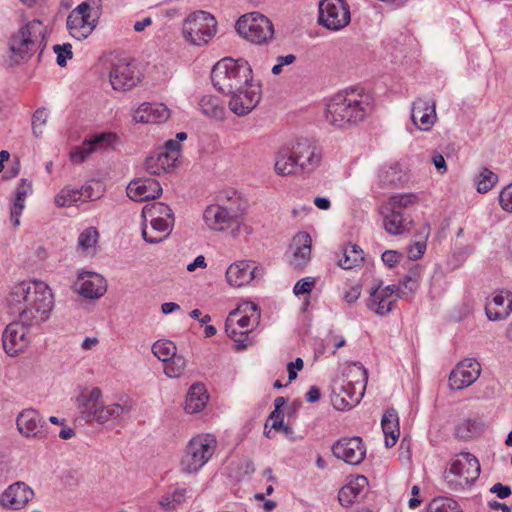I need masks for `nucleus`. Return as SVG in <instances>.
Returning <instances> with one entry per match:
<instances>
[{
    "label": "nucleus",
    "mask_w": 512,
    "mask_h": 512,
    "mask_svg": "<svg viewBox=\"0 0 512 512\" xmlns=\"http://www.w3.org/2000/svg\"><path fill=\"white\" fill-rule=\"evenodd\" d=\"M370 96L356 94L354 90L345 94H336L328 103L326 109L327 121L336 127L358 123L371 112Z\"/></svg>",
    "instance_id": "1"
},
{
    "label": "nucleus",
    "mask_w": 512,
    "mask_h": 512,
    "mask_svg": "<svg viewBox=\"0 0 512 512\" xmlns=\"http://www.w3.org/2000/svg\"><path fill=\"white\" fill-rule=\"evenodd\" d=\"M211 81L222 94L239 92L240 89L252 84L253 74L249 63L243 59L223 58L212 68Z\"/></svg>",
    "instance_id": "2"
},
{
    "label": "nucleus",
    "mask_w": 512,
    "mask_h": 512,
    "mask_svg": "<svg viewBox=\"0 0 512 512\" xmlns=\"http://www.w3.org/2000/svg\"><path fill=\"white\" fill-rule=\"evenodd\" d=\"M217 441L210 434L193 437L184 450L180 461V470L184 474L197 473L213 456Z\"/></svg>",
    "instance_id": "3"
},
{
    "label": "nucleus",
    "mask_w": 512,
    "mask_h": 512,
    "mask_svg": "<svg viewBox=\"0 0 512 512\" xmlns=\"http://www.w3.org/2000/svg\"><path fill=\"white\" fill-rule=\"evenodd\" d=\"M217 33L215 17L206 11L190 13L183 21L182 36L193 46L208 44Z\"/></svg>",
    "instance_id": "4"
},
{
    "label": "nucleus",
    "mask_w": 512,
    "mask_h": 512,
    "mask_svg": "<svg viewBox=\"0 0 512 512\" xmlns=\"http://www.w3.org/2000/svg\"><path fill=\"white\" fill-rule=\"evenodd\" d=\"M42 23L34 20L23 26L10 40L9 65L28 61L35 49L38 36L42 35Z\"/></svg>",
    "instance_id": "5"
},
{
    "label": "nucleus",
    "mask_w": 512,
    "mask_h": 512,
    "mask_svg": "<svg viewBox=\"0 0 512 512\" xmlns=\"http://www.w3.org/2000/svg\"><path fill=\"white\" fill-rule=\"evenodd\" d=\"M235 29L240 36L256 44L265 43L274 35L272 22L259 12L242 15L236 21Z\"/></svg>",
    "instance_id": "6"
},
{
    "label": "nucleus",
    "mask_w": 512,
    "mask_h": 512,
    "mask_svg": "<svg viewBox=\"0 0 512 512\" xmlns=\"http://www.w3.org/2000/svg\"><path fill=\"white\" fill-rule=\"evenodd\" d=\"M52 308L53 295L49 287L45 283H39L33 302L17 316L24 325L38 326L49 318Z\"/></svg>",
    "instance_id": "7"
},
{
    "label": "nucleus",
    "mask_w": 512,
    "mask_h": 512,
    "mask_svg": "<svg viewBox=\"0 0 512 512\" xmlns=\"http://www.w3.org/2000/svg\"><path fill=\"white\" fill-rule=\"evenodd\" d=\"M351 21L349 5L345 0H321L318 22L325 28L338 31Z\"/></svg>",
    "instance_id": "8"
},
{
    "label": "nucleus",
    "mask_w": 512,
    "mask_h": 512,
    "mask_svg": "<svg viewBox=\"0 0 512 512\" xmlns=\"http://www.w3.org/2000/svg\"><path fill=\"white\" fill-rule=\"evenodd\" d=\"M480 474V464L478 459L469 452H461L454 459L451 460L450 468L445 473V479L448 483H452L450 476L453 475L459 478L455 483V487L471 485L475 482Z\"/></svg>",
    "instance_id": "9"
},
{
    "label": "nucleus",
    "mask_w": 512,
    "mask_h": 512,
    "mask_svg": "<svg viewBox=\"0 0 512 512\" xmlns=\"http://www.w3.org/2000/svg\"><path fill=\"white\" fill-rule=\"evenodd\" d=\"M90 12V5L87 2H82L68 15L66 24L73 38L83 40L93 32L95 20H91Z\"/></svg>",
    "instance_id": "10"
},
{
    "label": "nucleus",
    "mask_w": 512,
    "mask_h": 512,
    "mask_svg": "<svg viewBox=\"0 0 512 512\" xmlns=\"http://www.w3.org/2000/svg\"><path fill=\"white\" fill-rule=\"evenodd\" d=\"M363 393V383H336L332 388L331 402L337 410H349L360 402Z\"/></svg>",
    "instance_id": "11"
},
{
    "label": "nucleus",
    "mask_w": 512,
    "mask_h": 512,
    "mask_svg": "<svg viewBox=\"0 0 512 512\" xmlns=\"http://www.w3.org/2000/svg\"><path fill=\"white\" fill-rule=\"evenodd\" d=\"M333 455L350 465L362 463L366 448L361 437L353 436L337 440L331 447Z\"/></svg>",
    "instance_id": "12"
},
{
    "label": "nucleus",
    "mask_w": 512,
    "mask_h": 512,
    "mask_svg": "<svg viewBox=\"0 0 512 512\" xmlns=\"http://www.w3.org/2000/svg\"><path fill=\"white\" fill-rule=\"evenodd\" d=\"M116 140V134L111 132L95 134L89 139L84 140L81 146L75 147L70 153V159L74 164H80L84 162L91 153L106 150L111 147Z\"/></svg>",
    "instance_id": "13"
},
{
    "label": "nucleus",
    "mask_w": 512,
    "mask_h": 512,
    "mask_svg": "<svg viewBox=\"0 0 512 512\" xmlns=\"http://www.w3.org/2000/svg\"><path fill=\"white\" fill-rule=\"evenodd\" d=\"M109 79L112 88L117 91L130 90L140 81L135 67L126 59H119L113 63Z\"/></svg>",
    "instance_id": "14"
},
{
    "label": "nucleus",
    "mask_w": 512,
    "mask_h": 512,
    "mask_svg": "<svg viewBox=\"0 0 512 512\" xmlns=\"http://www.w3.org/2000/svg\"><path fill=\"white\" fill-rule=\"evenodd\" d=\"M27 327L19 320L18 322H12L5 328L2 335V343L5 352L15 357L19 353L23 352L29 345L30 341L27 336Z\"/></svg>",
    "instance_id": "15"
},
{
    "label": "nucleus",
    "mask_w": 512,
    "mask_h": 512,
    "mask_svg": "<svg viewBox=\"0 0 512 512\" xmlns=\"http://www.w3.org/2000/svg\"><path fill=\"white\" fill-rule=\"evenodd\" d=\"M19 432L26 438L44 439L47 435V424L44 418L34 409H25L16 419Z\"/></svg>",
    "instance_id": "16"
},
{
    "label": "nucleus",
    "mask_w": 512,
    "mask_h": 512,
    "mask_svg": "<svg viewBox=\"0 0 512 512\" xmlns=\"http://www.w3.org/2000/svg\"><path fill=\"white\" fill-rule=\"evenodd\" d=\"M229 109L237 116L249 114L260 101V90L258 87L250 84L240 89L239 92L229 93Z\"/></svg>",
    "instance_id": "17"
},
{
    "label": "nucleus",
    "mask_w": 512,
    "mask_h": 512,
    "mask_svg": "<svg viewBox=\"0 0 512 512\" xmlns=\"http://www.w3.org/2000/svg\"><path fill=\"white\" fill-rule=\"evenodd\" d=\"M40 282H21L14 285L8 295L7 304L10 313L18 315L23 308H27L28 305L34 300V297L38 293V285Z\"/></svg>",
    "instance_id": "18"
},
{
    "label": "nucleus",
    "mask_w": 512,
    "mask_h": 512,
    "mask_svg": "<svg viewBox=\"0 0 512 512\" xmlns=\"http://www.w3.org/2000/svg\"><path fill=\"white\" fill-rule=\"evenodd\" d=\"M75 291L87 299H98L107 290L106 280L95 272H82L74 284Z\"/></svg>",
    "instance_id": "19"
},
{
    "label": "nucleus",
    "mask_w": 512,
    "mask_h": 512,
    "mask_svg": "<svg viewBox=\"0 0 512 512\" xmlns=\"http://www.w3.org/2000/svg\"><path fill=\"white\" fill-rule=\"evenodd\" d=\"M291 148L296 161H298L300 171H311L319 164L320 151L309 139H298Z\"/></svg>",
    "instance_id": "20"
},
{
    "label": "nucleus",
    "mask_w": 512,
    "mask_h": 512,
    "mask_svg": "<svg viewBox=\"0 0 512 512\" xmlns=\"http://www.w3.org/2000/svg\"><path fill=\"white\" fill-rule=\"evenodd\" d=\"M436 104L434 100L417 98L412 103L411 120L413 124L422 131H429L434 125L436 115Z\"/></svg>",
    "instance_id": "21"
},
{
    "label": "nucleus",
    "mask_w": 512,
    "mask_h": 512,
    "mask_svg": "<svg viewBox=\"0 0 512 512\" xmlns=\"http://www.w3.org/2000/svg\"><path fill=\"white\" fill-rule=\"evenodd\" d=\"M480 375V364L473 359H466L450 373L449 385L452 389L461 390L474 383Z\"/></svg>",
    "instance_id": "22"
},
{
    "label": "nucleus",
    "mask_w": 512,
    "mask_h": 512,
    "mask_svg": "<svg viewBox=\"0 0 512 512\" xmlns=\"http://www.w3.org/2000/svg\"><path fill=\"white\" fill-rule=\"evenodd\" d=\"M34 496L33 490L24 482L11 484L0 496L4 508L18 510L23 508Z\"/></svg>",
    "instance_id": "23"
},
{
    "label": "nucleus",
    "mask_w": 512,
    "mask_h": 512,
    "mask_svg": "<svg viewBox=\"0 0 512 512\" xmlns=\"http://www.w3.org/2000/svg\"><path fill=\"white\" fill-rule=\"evenodd\" d=\"M126 191L133 201H148L157 198L162 193V187L157 180L145 178L131 181Z\"/></svg>",
    "instance_id": "24"
},
{
    "label": "nucleus",
    "mask_w": 512,
    "mask_h": 512,
    "mask_svg": "<svg viewBox=\"0 0 512 512\" xmlns=\"http://www.w3.org/2000/svg\"><path fill=\"white\" fill-rule=\"evenodd\" d=\"M203 218L206 225L214 231H225L234 225H239V220L217 204L208 206L204 211Z\"/></svg>",
    "instance_id": "25"
},
{
    "label": "nucleus",
    "mask_w": 512,
    "mask_h": 512,
    "mask_svg": "<svg viewBox=\"0 0 512 512\" xmlns=\"http://www.w3.org/2000/svg\"><path fill=\"white\" fill-rule=\"evenodd\" d=\"M259 269L248 261L231 264L226 271V279L233 287H241L253 280Z\"/></svg>",
    "instance_id": "26"
},
{
    "label": "nucleus",
    "mask_w": 512,
    "mask_h": 512,
    "mask_svg": "<svg viewBox=\"0 0 512 512\" xmlns=\"http://www.w3.org/2000/svg\"><path fill=\"white\" fill-rule=\"evenodd\" d=\"M485 312L489 320L499 321L507 318L512 312V293L501 291L486 303Z\"/></svg>",
    "instance_id": "27"
},
{
    "label": "nucleus",
    "mask_w": 512,
    "mask_h": 512,
    "mask_svg": "<svg viewBox=\"0 0 512 512\" xmlns=\"http://www.w3.org/2000/svg\"><path fill=\"white\" fill-rule=\"evenodd\" d=\"M169 117L170 111L162 103H143L133 114L137 123H163Z\"/></svg>",
    "instance_id": "28"
},
{
    "label": "nucleus",
    "mask_w": 512,
    "mask_h": 512,
    "mask_svg": "<svg viewBox=\"0 0 512 512\" xmlns=\"http://www.w3.org/2000/svg\"><path fill=\"white\" fill-rule=\"evenodd\" d=\"M384 217L383 225L385 230L391 235L403 234L410 230L412 220L404 212H398L387 206L381 210Z\"/></svg>",
    "instance_id": "29"
},
{
    "label": "nucleus",
    "mask_w": 512,
    "mask_h": 512,
    "mask_svg": "<svg viewBox=\"0 0 512 512\" xmlns=\"http://www.w3.org/2000/svg\"><path fill=\"white\" fill-rule=\"evenodd\" d=\"M131 405L126 401L123 404L114 403L111 405H101L97 410H93L89 422L95 421L99 424H105L108 421H120L129 414Z\"/></svg>",
    "instance_id": "30"
},
{
    "label": "nucleus",
    "mask_w": 512,
    "mask_h": 512,
    "mask_svg": "<svg viewBox=\"0 0 512 512\" xmlns=\"http://www.w3.org/2000/svg\"><path fill=\"white\" fill-rule=\"evenodd\" d=\"M216 204L223 207L224 210H227L239 221L247 209V201L235 190L222 192L218 196Z\"/></svg>",
    "instance_id": "31"
},
{
    "label": "nucleus",
    "mask_w": 512,
    "mask_h": 512,
    "mask_svg": "<svg viewBox=\"0 0 512 512\" xmlns=\"http://www.w3.org/2000/svg\"><path fill=\"white\" fill-rule=\"evenodd\" d=\"M241 314V309L237 308L229 313L226 322H225V331L229 338H231L236 346V350H243L248 347L249 344H251V338L249 337V333L251 330H241L238 331L237 328H239L235 324V318L238 317Z\"/></svg>",
    "instance_id": "32"
},
{
    "label": "nucleus",
    "mask_w": 512,
    "mask_h": 512,
    "mask_svg": "<svg viewBox=\"0 0 512 512\" xmlns=\"http://www.w3.org/2000/svg\"><path fill=\"white\" fill-rule=\"evenodd\" d=\"M92 198V187L82 186L80 189L65 187L55 197V204L59 207H68L78 201Z\"/></svg>",
    "instance_id": "33"
},
{
    "label": "nucleus",
    "mask_w": 512,
    "mask_h": 512,
    "mask_svg": "<svg viewBox=\"0 0 512 512\" xmlns=\"http://www.w3.org/2000/svg\"><path fill=\"white\" fill-rule=\"evenodd\" d=\"M311 237L308 233H299L293 239V244L296 246L291 264L295 268H303L310 260L311 254Z\"/></svg>",
    "instance_id": "34"
},
{
    "label": "nucleus",
    "mask_w": 512,
    "mask_h": 512,
    "mask_svg": "<svg viewBox=\"0 0 512 512\" xmlns=\"http://www.w3.org/2000/svg\"><path fill=\"white\" fill-rule=\"evenodd\" d=\"M381 426L385 435V446L393 447L400 435L399 418L396 410L388 409L382 417Z\"/></svg>",
    "instance_id": "35"
},
{
    "label": "nucleus",
    "mask_w": 512,
    "mask_h": 512,
    "mask_svg": "<svg viewBox=\"0 0 512 512\" xmlns=\"http://www.w3.org/2000/svg\"><path fill=\"white\" fill-rule=\"evenodd\" d=\"M396 304V298H390L380 293V285L371 288L367 307L377 315L384 316L390 313Z\"/></svg>",
    "instance_id": "36"
},
{
    "label": "nucleus",
    "mask_w": 512,
    "mask_h": 512,
    "mask_svg": "<svg viewBox=\"0 0 512 512\" xmlns=\"http://www.w3.org/2000/svg\"><path fill=\"white\" fill-rule=\"evenodd\" d=\"M31 191V183L26 179H21L19 185L16 188L15 199L11 207V220L13 221L14 226H18L20 224V216L25 207V200L28 193Z\"/></svg>",
    "instance_id": "37"
},
{
    "label": "nucleus",
    "mask_w": 512,
    "mask_h": 512,
    "mask_svg": "<svg viewBox=\"0 0 512 512\" xmlns=\"http://www.w3.org/2000/svg\"><path fill=\"white\" fill-rule=\"evenodd\" d=\"M297 170H299V165L296 157L293 155L292 148H282L279 150L275 161L276 173L286 176L296 173Z\"/></svg>",
    "instance_id": "38"
},
{
    "label": "nucleus",
    "mask_w": 512,
    "mask_h": 512,
    "mask_svg": "<svg viewBox=\"0 0 512 512\" xmlns=\"http://www.w3.org/2000/svg\"><path fill=\"white\" fill-rule=\"evenodd\" d=\"M207 401L208 396L204 386L202 384H194L190 387L187 393L185 410L191 414L200 412L206 405Z\"/></svg>",
    "instance_id": "39"
},
{
    "label": "nucleus",
    "mask_w": 512,
    "mask_h": 512,
    "mask_svg": "<svg viewBox=\"0 0 512 512\" xmlns=\"http://www.w3.org/2000/svg\"><path fill=\"white\" fill-rule=\"evenodd\" d=\"M174 166L175 162L173 159L161 151L147 157L145 161V168L151 175H161L168 172Z\"/></svg>",
    "instance_id": "40"
},
{
    "label": "nucleus",
    "mask_w": 512,
    "mask_h": 512,
    "mask_svg": "<svg viewBox=\"0 0 512 512\" xmlns=\"http://www.w3.org/2000/svg\"><path fill=\"white\" fill-rule=\"evenodd\" d=\"M102 392L100 388L94 387L88 395H81L78 397V403L80 413L86 422H89V418L92 416L93 410H97L99 407V401L101 399Z\"/></svg>",
    "instance_id": "41"
},
{
    "label": "nucleus",
    "mask_w": 512,
    "mask_h": 512,
    "mask_svg": "<svg viewBox=\"0 0 512 512\" xmlns=\"http://www.w3.org/2000/svg\"><path fill=\"white\" fill-rule=\"evenodd\" d=\"M199 108L201 112L210 118L223 120L225 117V108L216 96L205 95L200 99Z\"/></svg>",
    "instance_id": "42"
},
{
    "label": "nucleus",
    "mask_w": 512,
    "mask_h": 512,
    "mask_svg": "<svg viewBox=\"0 0 512 512\" xmlns=\"http://www.w3.org/2000/svg\"><path fill=\"white\" fill-rule=\"evenodd\" d=\"M364 260V252L360 246L349 244L343 249V258L338 260V265L345 269H352Z\"/></svg>",
    "instance_id": "43"
},
{
    "label": "nucleus",
    "mask_w": 512,
    "mask_h": 512,
    "mask_svg": "<svg viewBox=\"0 0 512 512\" xmlns=\"http://www.w3.org/2000/svg\"><path fill=\"white\" fill-rule=\"evenodd\" d=\"M380 182L385 186H398L407 180L405 172L398 164L383 168L379 175Z\"/></svg>",
    "instance_id": "44"
},
{
    "label": "nucleus",
    "mask_w": 512,
    "mask_h": 512,
    "mask_svg": "<svg viewBox=\"0 0 512 512\" xmlns=\"http://www.w3.org/2000/svg\"><path fill=\"white\" fill-rule=\"evenodd\" d=\"M241 309V313L244 312V315H239L235 318V324L241 330H250L249 326L252 318L254 317V322L256 325L259 320L258 307L253 302H245L242 306L239 307ZM252 331V328H251Z\"/></svg>",
    "instance_id": "45"
},
{
    "label": "nucleus",
    "mask_w": 512,
    "mask_h": 512,
    "mask_svg": "<svg viewBox=\"0 0 512 512\" xmlns=\"http://www.w3.org/2000/svg\"><path fill=\"white\" fill-rule=\"evenodd\" d=\"M174 213L172 209L161 202H155L152 204H147L142 209V217L147 221L148 219H165L172 218Z\"/></svg>",
    "instance_id": "46"
},
{
    "label": "nucleus",
    "mask_w": 512,
    "mask_h": 512,
    "mask_svg": "<svg viewBox=\"0 0 512 512\" xmlns=\"http://www.w3.org/2000/svg\"><path fill=\"white\" fill-rule=\"evenodd\" d=\"M483 423L478 419H466L455 429L457 438L468 440L482 431Z\"/></svg>",
    "instance_id": "47"
},
{
    "label": "nucleus",
    "mask_w": 512,
    "mask_h": 512,
    "mask_svg": "<svg viewBox=\"0 0 512 512\" xmlns=\"http://www.w3.org/2000/svg\"><path fill=\"white\" fill-rule=\"evenodd\" d=\"M176 345L169 340H158L152 345V353L163 363L175 356Z\"/></svg>",
    "instance_id": "48"
},
{
    "label": "nucleus",
    "mask_w": 512,
    "mask_h": 512,
    "mask_svg": "<svg viewBox=\"0 0 512 512\" xmlns=\"http://www.w3.org/2000/svg\"><path fill=\"white\" fill-rule=\"evenodd\" d=\"M417 202L418 197L415 194H398L390 197L388 203L385 206L398 212H403L405 208L414 205Z\"/></svg>",
    "instance_id": "49"
},
{
    "label": "nucleus",
    "mask_w": 512,
    "mask_h": 512,
    "mask_svg": "<svg viewBox=\"0 0 512 512\" xmlns=\"http://www.w3.org/2000/svg\"><path fill=\"white\" fill-rule=\"evenodd\" d=\"M428 512H462L458 503L446 497L435 498L428 506Z\"/></svg>",
    "instance_id": "50"
},
{
    "label": "nucleus",
    "mask_w": 512,
    "mask_h": 512,
    "mask_svg": "<svg viewBox=\"0 0 512 512\" xmlns=\"http://www.w3.org/2000/svg\"><path fill=\"white\" fill-rule=\"evenodd\" d=\"M360 492L361 490L358 483L357 485L350 483L343 486L338 493L339 503L345 508L350 507L355 502Z\"/></svg>",
    "instance_id": "51"
},
{
    "label": "nucleus",
    "mask_w": 512,
    "mask_h": 512,
    "mask_svg": "<svg viewBox=\"0 0 512 512\" xmlns=\"http://www.w3.org/2000/svg\"><path fill=\"white\" fill-rule=\"evenodd\" d=\"M498 181V176L488 168H483L477 180V191L487 193Z\"/></svg>",
    "instance_id": "52"
},
{
    "label": "nucleus",
    "mask_w": 512,
    "mask_h": 512,
    "mask_svg": "<svg viewBox=\"0 0 512 512\" xmlns=\"http://www.w3.org/2000/svg\"><path fill=\"white\" fill-rule=\"evenodd\" d=\"M186 360L183 356H173L164 363V372L168 377H179L185 370Z\"/></svg>",
    "instance_id": "53"
},
{
    "label": "nucleus",
    "mask_w": 512,
    "mask_h": 512,
    "mask_svg": "<svg viewBox=\"0 0 512 512\" xmlns=\"http://www.w3.org/2000/svg\"><path fill=\"white\" fill-rule=\"evenodd\" d=\"M98 237V230L95 227H88L82 233H80L78 238V246L83 250L93 248L97 243Z\"/></svg>",
    "instance_id": "54"
},
{
    "label": "nucleus",
    "mask_w": 512,
    "mask_h": 512,
    "mask_svg": "<svg viewBox=\"0 0 512 512\" xmlns=\"http://www.w3.org/2000/svg\"><path fill=\"white\" fill-rule=\"evenodd\" d=\"M175 218H165V219H150L152 231H156L158 233H165L163 236L165 238L171 233L174 226Z\"/></svg>",
    "instance_id": "55"
},
{
    "label": "nucleus",
    "mask_w": 512,
    "mask_h": 512,
    "mask_svg": "<svg viewBox=\"0 0 512 512\" xmlns=\"http://www.w3.org/2000/svg\"><path fill=\"white\" fill-rule=\"evenodd\" d=\"M53 50L57 55L56 61L60 67H65L67 59H71L73 57L72 45L70 43L54 45Z\"/></svg>",
    "instance_id": "56"
},
{
    "label": "nucleus",
    "mask_w": 512,
    "mask_h": 512,
    "mask_svg": "<svg viewBox=\"0 0 512 512\" xmlns=\"http://www.w3.org/2000/svg\"><path fill=\"white\" fill-rule=\"evenodd\" d=\"M47 116L45 108H39L35 111L33 115L32 129L36 137H40L43 134L42 127L46 124Z\"/></svg>",
    "instance_id": "57"
},
{
    "label": "nucleus",
    "mask_w": 512,
    "mask_h": 512,
    "mask_svg": "<svg viewBox=\"0 0 512 512\" xmlns=\"http://www.w3.org/2000/svg\"><path fill=\"white\" fill-rule=\"evenodd\" d=\"M499 203L503 210L512 213V183L500 192Z\"/></svg>",
    "instance_id": "58"
},
{
    "label": "nucleus",
    "mask_w": 512,
    "mask_h": 512,
    "mask_svg": "<svg viewBox=\"0 0 512 512\" xmlns=\"http://www.w3.org/2000/svg\"><path fill=\"white\" fill-rule=\"evenodd\" d=\"M315 286L314 278L307 277L300 279L296 282L293 288V292L295 295L308 294L311 292L313 287Z\"/></svg>",
    "instance_id": "59"
},
{
    "label": "nucleus",
    "mask_w": 512,
    "mask_h": 512,
    "mask_svg": "<svg viewBox=\"0 0 512 512\" xmlns=\"http://www.w3.org/2000/svg\"><path fill=\"white\" fill-rule=\"evenodd\" d=\"M181 145L177 140L170 139L165 142L164 148L161 152L166 153L169 158H172L176 163L180 155Z\"/></svg>",
    "instance_id": "60"
},
{
    "label": "nucleus",
    "mask_w": 512,
    "mask_h": 512,
    "mask_svg": "<svg viewBox=\"0 0 512 512\" xmlns=\"http://www.w3.org/2000/svg\"><path fill=\"white\" fill-rule=\"evenodd\" d=\"M380 293L390 298H406L407 291L400 288L399 285H388L384 288L380 287Z\"/></svg>",
    "instance_id": "61"
},
{
    "label": "nucleus",
    "mask_w": 512,
    "mask_h": 512,
    "mask_svg": "<svg viewBox=\"0 0 512 512\" xmlns=\"http://www.w3.org/2000/svg\"><path fill=\"white\" fill-rule=\"evenodd\" d=\"M401 257L402 254L395 250H386L381 258L385 265L392 268L400 261Z\"/></svg>",
    "instance_id": "62"
},
{
    "label": "nucleus",
    "mask_w": 512,
    "mask_h": 512,
    "mask_svg": "<svg viewBox=\"0 0 512 512\" xmlns=\"http://www.w3.org/2000/svg\"><path fill=\"white\" fill-rule=\"evenodd\" d=\"M426 250V243L423 241L415 242L408 250L410 260H417L422 257Z\"/></svg>",
    "instance_id": "63"
},
{
    "label": "nucleus",
    "mask_w": 512,
    "mask_h": 512,
    "mask_svg": "<svg viewBox=\"0 0 512 512\" xmlns=\"http://www.w3.org/2000/svg\"><path fill=\"white\" fill-rule=\"evenodd\" d=\"M156 233H157L156 231H152V228L148 229L146 225L142 226V231H141L142 238L147 243L157 244L165 239V236H156L155 235Z\"/></svg>",
    "instance_id": "64"
}]
</instances>
